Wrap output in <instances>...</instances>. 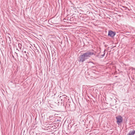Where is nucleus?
<instances>
[{
  "label": "nucleus",
  "mask_w": 135,
  "mask_h": 135,
  "mask_svg": "<svg viewBox=\"0 0 135 135\" xmlns=\"http://www.w3.org/2000/svg\"><path fill=\"white\" fill-rule=\"evenodd\" d=\"M94 54V53L91 51H87V52L84 53L83 55L86 59H88L91 56Z\"/></svg>",
  "instance_id": "f257e3e1"
},
{
  "label": "nucleus",
  "mask_w": 135,
  "mask_h": 135,
  "mask_svg": "<svg viewBox=\"0 0 135 135\" xmlns=\"http://www.w3.org/2000/svg\"><path fill=\"white\" fill-rule=\"evenodd\" d=\"M117 120V123L118 125H119L122 122L123 118L120 115H118L116 117Z\"/></svg>",
  "instance_id": "f03ea898"
},
{
  "label": "nucleus",
  "mask_w": 135,
  "mask_h": 135,
  "mask_svg": "<svg viewBox=\"0 0 135 135\" xmlns=\"http://www.w3.org/2000/svg\"><path fill=\"white\" fill-rule=\"evenodd\" d=\"M86 59L83 54L81 55L79 57L78 61L79 62H83Z\"/></svg>",
  "instance_id": "7ed1b4c3"
},
{
  "label": "nucleus",
  "mask_w": 135,
  "mask_h": 135,
  "mask_svg": "<svg viewBox=\"0 0 135 135\" xmlns=\"http://www.w3.org/2000/svg\"><path fill=\"white\" fill-rule=\"evenodd\" d=\"M115 33L112 31H109L108 32V35L110 37H113L115 35Z\"/></svg>",
  "instance_id": "20e7f679"
},
{
  "label": "nucleus",
  "mask_w": 135,
  "mask_h": 135,
  "mask_svg": "<svg viewBox=\"0 0 135 135\" xmlns=\"http://www.w3.org/2000/svg\"><path fill=\"white\" fill-rule=\"evenodd\" d=\"M135 133V131H130L127 135H134Z\"/></svg>",
  "instance_id": "39448f33"
},
{
  "label": "nucleus",
  "mask_w": 135,
  "mask_h": 135,
  "mask_svg": "<svg viewBox=\"0 0 135 135\" xmlns=\"http://www.w3.org/2000/svg\"><path fill=\"white\" fill-rule=\"evenodd\" d=\"M65 95H62V96H60V98L61 99V100H62L63 99L64 97H65Z\"/></svg>",
  "instance_id": "423d86ee"
},
{
  "label": "nucleus",
  "mask_w": 135,
  "mask_h": 135,
  "mask_svg": "<svg viewBox=\"0 0 135 135\" xmlns=\"http://www.w3.org/2000/svg\"><path fill=\"white\" fill-rule=\"evenodd\" d=\"M22 46L21 45V44L20 43L18 44V46L19 47L20 49H21V48H22Z\"/></svg>",
  "instance_id": "0eeeda50"
},
{
  "label": "nucleus",
  "mask_w": 135,
  "mask_h": 135,
  "mask_svg": "<svg viewBox=\"0 0 135 135\" xmlns=\"http://www.w3.org/2000/svg\"><path fill=\"white\" fill-rule=\"evenodd\" d=\"M66 97H67V96H66V95H65V97H64L63 98V99H66Z\"/></svg>",
  "instance_id": "6e6552de"
},
{
  "label": "nucleus",
  "mask_w": 135,
  "mask_h": 135,
  "mask_svg": "<svg viewBox=\"0 0 135 135\" xmlns=\"http://www.w3.org/2000/svg\"><path fill=\"white\" fill-rule=\"evenodd\" d=\"M104 55H105V54H104L102 55V56L103 57L104 56Z\"/></svg>",
  "instance_id": "1a4fd4ad"
},
{
  "label": "nucleus",
  "mask_w": 135,
  "mask_h": 135,
  "mask_svg": "<svg viewBox=\"0 0 135 135\" xmlns=\"http://www.w3.org/2000/svg\"><path fill=\"white\" fill-rule=\"evenodd\" d=\"M91 62V63H93V62Z\"/></svg>",
  "instance_id": "9d476101"
},
{
  "label": "nucleus",
  "mask_w": 135,
  "mask_h": 135,
  "mask_svg": "<svg viewBox=\"0 0 135 135\" xmlns=\"http://www.w3.org/2000/svg\"><path fill=\"white\" fill-rule=\"evenodd\" d=\"M24 52L25 53H26V51H24Z\"/></svg>",
  "instance_id": "9b49d317"
}]
</instances>
